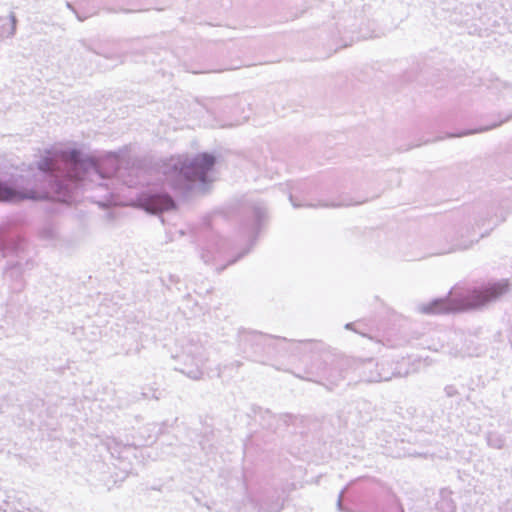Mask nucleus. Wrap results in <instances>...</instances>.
I'll use <instances>...</instances> for the list:
<instances>
[{"mask_svg": "<svg viewBox=\"0 0 512 512\" xmlns=\"http://www.w3.org/2000/svg\"><path fill=\"white\" fill-rule=\"evenodd\" d=\"M510 288L508 280L491 283L483 289H474L464 296L450 293L447 299L434 301L422 307L427 314H440L477 309L505 295Z\"/></svg>", "mask_w": 512, "mask_h": 512, "instance_id": "obj_1", "label": "nucleus"}, {"mask_svg": "<svg viewBox=\"0 0 512 512\" xmlns=\"http://www.w3.org/2000/svg\"><path fill=\"white\" fill-rule=\"evenodd\" d=\"M169 169L164 173L170 176L176 183L185 181L205 182L206 175L215 165L216 159L209 153H201L190 161L171 159Z\"/></svg>", "mask_w": 512, "mask_h": 512, "instance_id": "obj_2", "label": "nucleus"}, {"mask_svg": "<svg viewBox=\"0 0 512 512\" xmlns=\"http://www.w3.org/2000/svg\"><path fill=\"white\" fill-rule=\"evenodd\" d=\"M25 199H36V193L17 191L0 182V201L19 202Z\"/></svg>", "mask_w": 512, "mask_h": 512, "instance_id": "obj_3", "label": "nucleus"}, {"mask_svg": "<svg viewBox=\"0 0 512 512\" xmlns=\"http://www.w3.org/2000/svg\"><path fill=\"white\" fill-rule=\"evenodd\" d=\"M174 207L173 200L167 195L153 196L145 203L147 211L152 213L162 212Z\"/></svg>", "mask_w": 512, "mask_h": 512, "instance_id": "obj_4", "label": "nucleus"}, {"mask_svg": "<svg viewBox=\"0 0 512 512\" xmlns=\"http://www.w3.org/2000/svg\"><path fill=\"white\" fill-rule=\"evenodd\" d=\"M40 167L43 170H50V169H52V167L49 164L44 163V162L40 165Z\"/></svg>", "mask_w": 512, "mask_h": 512, "instance_id": "obj_5", "label": "nucleus"}, {"mask_svg": "<svg viewBox=\"0 0 512 512\" xmlns=\"http://www.w3.org/2000/svg\"><path fill=\"white\" fill-rule=\"evenodd\" d=\"M74 164L75 166H82V163L78 162L77 160H75Z\"/></svg>", "mask_w": 512, "mask_h": 512, "instance_id": "obj_6", "label": "nucleus"}]
</instances>
